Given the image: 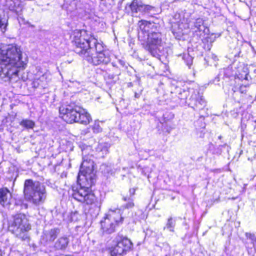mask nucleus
<instances>
[{
	"label": "nucleus",
	"instance_id": "1",
	"mask_svg": "<svg viewBox=\"0 0 256 256\" xmlns=\"http://www.w3.org/2000/svg\"><path fill=\"white\" fill-rule=\"evenodd\" d=\"M94 168V163L92 160L86 156H84L78 176L80 186L72 188V198L86 205H92L96 202V198L90 188L96 181Z\"/></svg>",
	"mask_w": 256,
	"mask_h": 256
},
{
	"label": "nucleus",
	"instance_id": "2",
	"mask_svg": "<svg viewBox=\"0 0 256 256\" xmlns=\"http://www.w3.org/2000/svg\"><path fill=\"white\" fill-rule=\"evenodd\" d=\"M26 60H22L20 47L16 45H8L5 48H0V78L10 80L16 76L19 69H24Z\"/></svg>",
	"mask_w": 256,
	"mask_h": 256
},
{
	"label": "nucleus",
	"instance_id": "3",
	"mask_svg": "<svg viewBox=\"0 0 256 256\" xmlns=\"http://www.w3.org/2000/svg\"><path fill=\"white\" fill-rule=\"evenodd\" d=\"M24 193L25 199L35 206L44 204L47 196L45 186L30 179L24 182Z\"/></svg>",
	"mask_w": 256,
	"mask_h": 256
},
{
	"label": "nucleus",
	"instance_id": "4",
	"mask_svg": "<svg viewBox=\"0 0 256 256\" xmlns=\"http://www.w3.org/2000/svg\"><path fill=\"white\" fill-rule=\"evenodd\" d=\"M98 40L87 31L76 30L74 32L72 42L76 46L75 52L83 58Z\"/></svg>",
	"mask_w": 256,
	"mask_h": 256
},
{
	"label": "nucleus",
	"instance_id": "5",
	"mask_svg": "<svg viewBox=\"0 0 256 256\" xmlns=\"http://www.w3.org/2000/svg\"><path fill=\"white\" fill-rule=\"evenodd\" d=\"M30 229V226L27 218L22 214L16 216L9 226V230L22 241H29L28 232Z\"/></svg>",
	"mask_w": 256,
	"mask_h": 256
},
{
	"label": "nucleus",
	"instance_id": "6",
	"mask_svg": "<svg viewBox=\"0 0 256 256\" xmlns=\"http://www.w3.org/2000/svg\"><path fill=\"white\" fill-rule=\"evenodd\" d=\"M123 220L120 209H110L100 222L101 230L104 233L112 234L118 225L122 223Z\"/></svg>",
	"mask_w": 256,
	"mask_h": 256
},
{
	"label": "nucleus",
	"instance_id": "7",
	"mask_svg": "<svg viewBox=\"0 0 256 256\" xmlns=\"http://www.w3.org/2000/svg\"><path fill=\"white\" fill-rule=\"evenodd\" d=\"M93 47L88 50V53L84 57L88 62L98 65L101 64H106L110 62V57L104 51L102 44L97 42Z\"/></svg>",
	"mask_w": 256,
	"mask_h": 256
},
{
	"label": "nucleus",
	"instance_id": "8",
	"mask_svg": "<svg viewBox=\"0 0 256 256\" xmlns=\"http://www.w3.org/2000/svg\"><path fill=\"white\" fill-rule=\"evenodd\" d=\"M144 48L152 56H159L162 46V34L158 32H152L146 36V40L142 42Z\"/></svg>",
	"mask_w": 256,
	"mask_h": 256
},
{
	"label": "nucleus",
	"instance_id": "9",
	"mask_svg": "<svg viewBox=\"0 0 256 256\" xmlns=\"http://www.w3.org/2000/svg\"><path fill=\"white\" fill-rule=\"evenodd\" d=\"M114 242V246L110 248L112 256H120L125 254L132 246L130 240L125 237L116 236Z\"/></svg>",
	"mask_w": 256,
	"mask_h": 256
},
{
	"label": "nucleus",
	"instance_id": "10",
	"mask_svg": "<svg viewBox=\"0 0 256 256\" xmlns=\"http://www.w3.org/2000/svg\"><path fill=\"white\" fill-rule=\"evenodd\" d=\"M80 106L74 103L62 106L60 108L59 112L61 118L66 122L72 124L76 122L78 112L80 110Z\"/></svg>",
	"mask_w": 256,
	"mask_h": 256
},
{
	"label": "nucleus",
	"instance_id": "11",
	"mask_svg": "<svg viewBox=\"0 0 256 256\" xmlns=\"http://www.w3.org/2000/svg\"><path fill=\"white\" fill-rule=\"evenodd\" d=\"M138 25L140 30L138 32V38L141 42H144L146 36L152 32L150 30L154 26V24L146 20H141L138 22Z\"/></svg>",
	"mask_w": 256,
	"mask_h": 256
},
{
	"label": "nucleus",
	"instance_id": "12",
	"mask_svg": "<svg viewBox=\"0 0 256 256\" xmlns=\"http://www.w3.org/2000/svg\"><path fill=\"white\" fill-rule=\"evenodd\" d=\"M60 230L58 228L45 230L42 236V240L46 242H52L56 238Z\"/></svg>",
	"mask_w": 256,
	"mask_h": 256
},
{
	"label": "nucleus",
	"instance_id": "13",
	"mask_svg": "<svg viewBox=\"0 0 256 256\" xmlns=\"http://www.w3.org/2000/svg\"><path fill=\"white\" fill-rule=\"evenodd\" d=\"M91 120L92 118L90 114L84 109L80 106V110L78 112L76 122L86 125L90 123Z\"/></svg>",
	"mask_w": 256,
	"mask_h": 256
},
{
	"label": "nucleus",
	"instance_id": "14",
	"mask_svg": "<svg viewBox=\"0 0 256 256\" xmlns=\"http://www.w3.org/2000/svg\"><path fill=\"white\" fill-rule=\"evenodd\" d=\"M11 194L6 188L0 189V204L4 206L10 204Z\"/></svg>",
	"mask_w": 256,
	"mask_h": 256
},
{
	"label": "nucleus",
	"instance_id": "15",
	"mask_svg": "<svg viewBox=\"0 0 256 256\" xmlns=\"http://www.w3.org/2000/svg\"><path fill=\"white\" fill-rule=\"evenodd\" d=\"M147 6L138 0H134L130 5L132 12H143L146 9Z\"/></svg>",
	"mask_w": 256,
	"mask_h": 256
},
{
	"label": "nucleus",
	"instance_id": "16",
	"mask_svg": "<svg viewBox=\"0 0 256 256\" xmlns=\"http://www.w3.org/2000/svg\"><path fill=\"white\" fill-rule=\"evenodd\" d=\"M68 243V240L66 237H61L56 242L54 246L57 249L63 250L66 248Z\"/></svg>",
	"mask_w": 256,
	"mask_h": 256
},
{
	"label": "nucleus",
	"instance_id": "17",
	"mask_svg": "<svg viewBox=\"0 0 256 256\" xmlns=\"http://www.w3.org/2000/svg\"><path fill=\"white\" fill-rule=\"evenodd\" d=\"M22 4L20 2L16 0V2L14 1H10L9 8L10 10L12 11L15 12L16 13L18 14L19 12L22 11Z\"/></svg>",
	"mask_w": 256,
	"mask_h": 256
},
{
	"label": "nucleus",
	"instance_id": "18",
	"mask_svg": "<svg viewBox=\"0 0 256 256\" xmlns=\"http://www.w3.org/2000/svg\"><path fill=\"white\" fill-rule=\"evenodd\" d=\"M20 124L26 129H32L35 126V122L30 120L24 119L20 122Z\"/></svg>",
	"mask_w": 256,
	"mask_h": 256
},
{
	"label": "nucleus",
	"instance_id": "19",
	"mask_svg": "<svg viewBox=\"0 0 256 256\" xmlns=\"http://www.w3.org/2000/svg\"><path fill=\"white\" fill-rule=\"evenodd\" d=\"M100 122L99 120H95L92 125L91 126L92 131L94 133L102 132V128L100 125Z\"/></svg>",
	"mask_w": 256,
	"mask_h": 256
},
{
	"label": "nucleus",
	"instance_id": "20",
	"mask_svg": "<svg viewBox=\"0 0 256 256\" xmlns=\"http://www.w3.org/2000/svg\"><path fill=\"white\" fill-rule=\"evenodd\" d=\"M46 78L45 75L43 74L39 78L35 79L32 82L33 86L34 88H38L39 86H44V84H38V82H44Z\"/></svg>",
	"mask_w": 256,
	"mask_h": 256
},
{
	"label": "nucleus",
	"instance_id": "21",
	"mask_svg": "<svg viewBox=\"0 0 256 256\" xmlns=\"http://www.w3.org/2000/svg\"><path fill=\"white\" fill-rule=\"evenodd\" d=\"M175 223L172 220V218H170L168 219V222L166 224V228L171 232H174Z\"/></svg>",
	"mask_w": 256,
	"mask_h": 256
},
{
	"label": "nucleus",
	"instance_id": "22",
	"mask_svg": "<svg viewBox=\"0 0 256 256\" xmlns=\"http://www.w3.org/2000/svg\"><path fill=\"white\" fill-rule=\"evenodd\" d=\"M246 236L248 238L250 239L252 241V242L254 246L256 244V237L254 236V234L247 232L246 234Z\"/></svg>",
	"mask_w": 256,
	"mask_h": 256
},
{
	"label": "nucleus",
	"instance_id": "23",
	"mask_svg": "<svg viewBox=\"0 0 256 256\" xmlns=\"http://www.w3.org/2000/svg\"><path fill=\"white\" fill-rule=\"evenodd\" d=\"M204 20L202 18H198L194 22V27L196 29L199 27H203Z\"/></svg>",
	"mask_w": 256,
	"mask_h": 256
},
{
	"label": "nucleus",
	"instance_id": "24",
	"mask_svg": "<svg viewBox=\"0 0 256 256\" xmlns=\"http://www.w3.org/2000/svg\"><path fill=\"white\" fill-rule=\"evenodd\" d=\"M134 206V204L132 202V200L129 199L128 202L125 206V208H132Z\"/></svg>",
	"mask_w": 256,
	"mask_h": 256
},
{
	"label": "nucleus",
	"instance_id": "25",
	"mask_svg": "<svg viewBox=\"0 0 256 256\" xmlns=\"http://www.w3.org/2000/svg\"><path fill=\"white\" fill-rule=\"evenodd\" d=\"M207 30L208 31V29L203 24V27H199L197 28V30L200 32H207L206 30Z\"/></svg>",
	"mask_w": 256,
	"mask_h": 256
},
{
	"label": "nucleus",
	"instance_id": "26",
	"mask_svg": "<svg viewBox=\"0 0 256 256\" xmlns=\"http://www.w3.org/2000/svg\"><path fill=\"white\" fill-rule=\"evenodd\" d=\"M187 93L188 92L186 90H183L182 91V94H184V97H180V98L181 99H184L186 98L187 96Z\"/></svg>",
	"mask_w": 256,
	"mask_h": 256
},
{
	"label": "nucleus",
	"instance_id": "27",
	"mask_svg": "<svg viewBox=\"0 0 256 256\" xmlns=\"http://www.w3.org/2000/svg\"><path fill=\"white\" fill-rule=\"evenodd\" d=\"M38 84H44V82H38Z\"/></svg>",
	"mask_w": 256,
	"mask_h": 256
},
{
	"label": "nucleus",
	"instance_id": "28",
	"mask_svg": "<svg viewBox=\"0 0 256 256\" xmlns=\"http://www.w3.org/2000/svg\"><path fill=\"white\" fill-rule=\"evenodd\" d=\"M0 256H2V252L0 250Z\"/></svg>",
	"mask_w": 256,
	"mask_h": 256
},
{
	"label": "nucleus",
	"instance_id": "29",
	"mask_svg": "<svg viewBox=\"0 0 256 256\" xmlns=\"http://www.w3.org/2000/svg\"><path fill=\"white\" fill-rule=\"evenodd\" d=\"M124 200H126V198H124Z\"/></svg>",
	"mask_w": 256,
	"mask_h": 256
},
{
	"label": "nucleus",
	"instance_id": "30",
	"mask_svg": "<svg viewBox=\"0 0 256 256\" xmlns=\"http://www.w3.org/2000/svg\"><path fill=\"white\" fill-rule=\"evenodd\" d=\"M133 190V194H134V190Z\"/></svg>",
	"mask_w": 256,
	"mask_h": 256
},
{
	"label": "nucleus",
	"instance_id": "31",
	"mask_svg": "<svg viewBox=\"0 0 256 256\" xmlns=\"http://www.w3.org/2000/svg\"><path fill=\"white\" fill-rule=\"evenodd\" d=\"M106 152L108 151V148H106Z\"/></svg>",
	"mask_w": 256,
	"mask_h": 256
},
{
	"label": "nucleus",
	"instance_id": "32",
	"mask_svg": "<svg viewBox=\"0 0 256 256\" xmlns=\"http://www.w3.org/2000/svg\"><path fill=\"white\" fill-rule=\"evenodd\" d=\"M245 79H247V76H246V77H245Z\"/></svg>",
	"mask_w": 256,
	"mask_h": 256
},
{
	"label": "nucleus",
	"instance_id": "33",
	"mask_svg": "<svg viewBox=\"0 0 256 256\" xmlns=\"http://www.w3.org/2000/svg\"><path fill=\"white\" fill-rule=\"evenodd\" d=\"M182 93L181 92H180V94H182Z\"/></svg>",
	"mask_w": 256,
	"mask_h": 256
}]
</instances>
